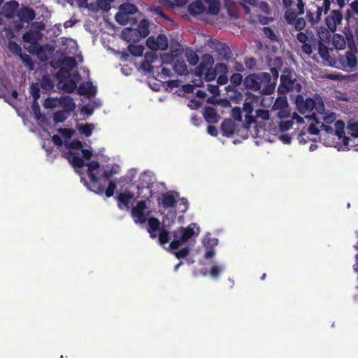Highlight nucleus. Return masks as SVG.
<instances>
[{"instance_id": "nucleus-1", "label": "nucleus", "mask_w": 358, "mask_h": 358, "mask_svg": "<svg viewBox=\"0 0 358 358\" xmlns=\"http://www.w3.org/2000/svg\"><path fill=\"white\" fill-rule=\"evenodd\" d=\"M245 87L261 94L270 95L275 90V82H272L271 74L266 72L250 73L243 80Z\"/></svg>"}, {"instance_id": "nucleus-2", "label": "nucleus", "mask_w": 358, "mask_h": 358, "mask_svg": "<svg viewBox=\"0 0 358 358\" xmlns=\"http://www.w3.org/2000/svg\"><path fill=\"white\" fill-rule=\"evenodd\" d=\"M295 103L300 113L305 114L313 112L312 115L308 117L309 119L313 120L317 124L320 123L316 117V113L322 115L325 111V106L320 96L304 97L299 94L296 96Z\"/></svg>"}, {"instance_id": "nucleus-3", "label": "nucleus", "mask_w": 358, "mask_h": 358, "mask_svg": "<svg viewBox=\"0 0 358 358\" xmlns=\"http://www.w3.org/2000/svg\"><path fill=\"white\" fill-rule=\"evenodd\" d=\"M279 89H281L283 92H288L295 91L301 92L302 90V85L296 78L295 72L288 68H285L282 71V74L280 76V85Z\"/></svg>"}, {"instance_id": "nucleus-4", "label": "nucleus", "mask_w": 358, "mask_h": 358, "mask_svg": "<svg viewBox=\"0 0 358 358\" xmlns=\"http://www.w3.org/2000/svg\"><path fill=\"white\" fill-rule=\"evenodd\" d=\"M195 223H191L186 228L180 227L173 231V240L171 242L169 248L171 250L178 249L182 243L187 242L194 235L198 234L194 230Z\"/></svg>"}, {"instance_id": "nucleus-5", "label": "nucleus", "mask_w": 358, "mask_h": 358, "mask_svg": "<svg viewBox=\"0 0 358 358\" xmlns=\"http://www.w3.org/2000/svg\"><path fill=\"white\" fill-rule=\"evenodd\" d=\"M35 10L28 6H22L17 12V20L12 22V27L15 32L20 31L24 28V23H29L35 20Z\"/></svg>"}, {"instance_id": "nucleus-6", "label": "nucleus", "mask_w": 358, "mask_h": 358, "mask_svg": "<svg viewBox=\"0 0 358 358\" xmlns=\"http://www.w3.org/2000/svg\"><path fill=\"white\" fill-rule=\"evenodd\" d=\"M9 51L14 55L18 56L24 66L31 71L34 69V63L30 55L22 52V47L15 41L9 40L7 44Z\"/></svg>"}, {"instance_id": "nucleus-7", "label": "nucleus", "mask_w": 358, "mask_h": 358, "mask_svg": "<svg viewBox=\"0 0 358 358\" xmlns=\"http://www.w3.org/2000/svg\"><path fill=\"white\" fill-rule=\"evenodd\" d=\"M22 38L24 42L31 44V45L27 48L29 52L31 54H38L42 50L38 43L42 38V34L39 31L30 29L25 31Z\"/></svg>"}, {"instance_id": "nucleus-8", "label": "nucleus", "mask_w": 358, "mask_h": 358, "mask_svg": "<svg viewBox=\"0 0 358 358\" xmlns=\"http://www.w3.org/2000/svg\"><path fill=\"white\" fill-rule=\"evenodd\" d=\"M86 166H87L88 167V177L90 178V180L92 182L93 186V188H92L91 190L96 194H102L103 193L104 186L101 185L98 183L99 178L94 173L95 170L99 168V163L97 161H92L90 163L86 164Z\"/></svg>"}, {"instance_id": "nucleus-9", "label": "nucleus", "mask_w": 358, "mask_h": 358, "mask_svg": "<svg viewBox=\"0 0 358 358\" xmlns=\"http://www.w3.org/2000/svg\"><path fill=\"white\" fill-rule=\"evenodd\" d=\"M147 208L145 201H138L136 206L132 208L131 215L134 218L135 222L143 224L147 221L150 213L149 212L145 213Z\"/></svg>"}, {"instance_id": "nucleus-10", "label": "nucleus", "mask_w": 358, "mask_h": 358, "mask_svg": "<svg viewBox=\"0 0 358 358\" xmlns=\"http://www.w3.org/2000/svg\"><path fill=\"white\" fill-rule=\"evenodd\" d=\"M146 43L148 47L152 50H165L169 45L167 37L164 34H159L156 38L154 36H150Z\"/></svg>"}, {"instance_id": "nucleus-11", "label": "nucleus", "mask_w": 358, "mask_h": 358, "mask_svg": "<svg viewBox=\"0 0 358 358\" xmlns=\"http://www.w3.org/2000/svg\"><path fill=\"white\" fill-rule=\"evenodd\" d=\"M180 196L179 193L176 191H169L163 193L159 204L162 205L164 208H173L177 205V199Z\"/></svg>"}, {"instance_id": "nucleus-12", "label": "nucleus", "mask_w": 358, "mask_h": 358, "mask_svg": "<svg viewBox=\"0 0 358 358\" xmlns=\"http://www.w3.org/2000/svg\"><path fill=\"white\" fill-rule=\"evenodd\" d=\"M117 206L120 210H129L130 205L134 201V194L129 190L120 193L117 196Z\"/></svg>"}, {"instance_id": "nucleus-13", "label": "nucleus", "mask_w": 358, "mask_h": 358, "mask_svg": "<svg viewBox=\"0 0 358 358\" xmlns=\"http://www.w3.org/2000/svg\"><path fill=\"white\" fill-rule=\"evenodd\" d=\"M20 4L18 1L12 0L5 3L2 7V15L8 20L13 19L17 15Z\"/></svg>"}, {"instance_id": "nucleus-14", "label": "nucleus", "mask_w": 358, "mask_h": 358, "mask_svg": "<svg viewBox=\"0 0 358 358\" xmlns=\"http://www.w3.org/2000/svg\"><path fill=\"white\" fill-rule=\"evenodd\" d=\"M137 31L139 34V36L141 38L147 37L150 34L149 29V22L146 19L142 20L138 25V28L136 29H124L122 31V34L125 35L127 32L128 34H131Z\"/></svg>"}, {"instance_id": "nucleus-15", "label": "nucleus", "mask_w": 358, "mask_h": 358, "mask_svg": "<svg viewBox=\"0 0 358 358\" xmlns=\"http://www.w3.org/2000/svg\"><path fill=\"white\" fill-rule=\"evenodd\" d=\"M77 92L79 95L91 97L95 96L96 88L90 81L83 82L80 83L79 87L77 88Z\"/></svg>"}, {"instance_id": "nucleus-16", "label": "nucleus", "mask_w": 358, "mask_h": 358, "mask_svg": "<svg viewBox=\"0 0 358 358\" xmlns=\"http://www.w3.org/2000/svg\"><path fill=\"white\" fill-rule=\"evenodd\" d=\"M220 128L223 136L231 137L235 133L236 125L233 120L230 119H226L221 124Z\"/></svg>"}, {"instance_id": "nucleus-17", "label": "nucleus", "mask_w": 358, "mask_h": 358, "mask_svg": "<svg viewBox=\"0 0 358 358\" xmlns=\"http://www.w3.org/2000/svg\"><path fill=\"white\" fill-rule=\"evenodd\" d=\"M203 117L209 124L217 123L220 120V115L216 113L215 109L210 106L204 108Z\"/></svg>"}, {"instance_id": "nucleus-18", "label": "nucleus", "mask_w": 358, "mask_h": 358, "mask_svg": "<svg viewBox=\"0 0 358 358\" xmlns=\"http://www.w3.org/2000/svg\"><path fill=\"white\" fill-rule=\"evenodd\" d=\"M60 106L64 108V110L70 114L76 108V103L73 98L69 95L61 96L59 100Z\"/></svg>"}, {"instance_id": "nucleus-19", "label": "nucleus", "mask_w": 358, "mask_h": 358, "mask_svg": "<svg viewBox=\"0 0 358 358\" xmlns=\"http://www.w3.org/2000/svg\"><path fill=\"white\" fill-rule=\"evenodd\" d=\"M217 46L215 48L219 55L222 57V59L229 61L231 58V51L229 47L226 44L215 41Z\"/></svg>"}, {"instance_id": "nucleus-20", "label": "nucleus", "mask_w": 358, "mask_h": 358, "mask_svg": "<svg viewBox=\"0 0 358 358\" xmlns=\"http://www.w3.org/2000/svg\"><path fill=\"white\" fill-rule=\"evenodd\" d=\"M334 126L336 129L334 131L335 134L338 137L339 139L343 138V143L345 145L349 143L350 138L345 136V123L343 120H337L335 122Z\"/></svg>"}, {"instance_id": "nucleus-21", "label": "nucleus", "mask_w": 358, "mask_h": 358, "mask_svg": "<svg viewBox=\"0 0 358 358\" xmlns=\"http://www.w3.org/2000/svg\"><path fill=\"white\" fill-rule=\"evenodd\" d=\"M152 183V176L146 173H142L139 177L137 188L138 190L143 189L144 188L151 189Z\"/></svg>"}, {"instance_id": "nucleus-22", "label": "nucleus", "mask_w": 358, "mask_h": 358, "mask_svg": "<svg viewBox=\"0 0 358 358\" xmlns=\"http://www.w3.org/2000/svg\"><path fill=\"white\" fill-rule=\"evenodd\" d=\"M188 10L191 15H196L204 13L206 11V8L202 1H196L189 5Z\"/></svg>"}, {"instance_id": "nucleus-23", "label": "nucleus", "mask_w": 358, "mask_h": 358, "mask_svg": "<svg viewBox=\"0 0 358 358\" xmlns=\"http://www.w3.org/2000/svg\"><path fill=\"white\" fill-rule=\"evenodd\" d=\"M68 160L73 167L82 168L85 165L83 158L78 153L71 150L69 152Z\"/></svg>"}, {"instance_id": "nucleus-24", "label": "nucleus", "mask_w": 358, "mask_h": 358, "mask_svg": "<svg viewBox=\"0 0 358 358\" xmlns=\"http://www.w3.org/2000/svg\"><path fill=\"white\" fill-rule=\"evenodd\" d=\"M225 90L227 93L228 97L236 103H239L243 98V93L238 91L237 87L227 89V87H225Z\"/></svg>"}, {"instance_id": "nucleus-25", "label": "nucleus", "mask_w": 358, "mask_h": 358, "mask_svg": "<svg viewBox=\"0 0 358 358\" xmlns=\"http://www.w3.org/2000/svg\"><path fill=\"white\" fill-rule=\"evenodd\" d=\"M58 66H65L66 69H69V72L74 69L77 62L73 57H65L63 59L58 60Z\"/></svg>"}, {"instance_id": "nucleus-26", "label": "nucleus", "mask_w": 358, "mask_h": 358, "mask_svg": "<svg viewBox=\"0 0 358 358\" xmlns=\"http://www.w3.org/2000/svg\"><path fill=\"white\" fill-rule=\"evenodd\" d=\"M173 69L178 75L182 76L187 73V66L182 59H176L174 61Z\"/></svg>"}, {"instance_id": "nucleus-27", "label": "nucleus", "mask_w": 358, "mask_h": 358, "mask_svg": "<svg viewBox=\"0 0 358 358\" xmlns=\"http://www.w3.org/2000/svg\"><path fill=\"white\" fill-rule=\"evenodd\" d=\"M231 83L230 85L227 86V89H232V87H238L241 84L243 83V78L241 73H234L229 78Z\"/></svg>"}, {"instance_id": "nucleus-28", "label": "nucleus", "mask_w": 358, "mask_h": 358, "mask_svg": "<svg viewBox=\"0 0 358 358\" xmlns=\"http://www.w3.org/2000/svg\"><path fill=\"white\" fill-rule=\"evenodd\" d=\"M115 18L116 22L121 25H126L129 23L131 24V21L134 20L133 17L122 13L120 10L115 14Z\"/></svg>"}, {"instance_id": "nucleus-29", "label": "nucleus", "mask_w": 358, "mask_h": 358, "mask_svg": "<svg viewBox=\"0 0 358 358\" xmlns=\"http://www.w3.org/2000/svg\"><path fill=\"white\" fill-rule=\"evenodd\" d=\"M119 10L129 16L132 14H135L138 10L136 6L131 3H124L121 4L119 7Z\"/></svg>"}, {"instance_id": "nucleus-30", "label": "nucleus", "mask_w": 358, "mask_h": 358, "mask_svg": "<svg viewBox=\"0 0 358 358\" xmlns=\"http://www.w3.org/2000/svg\"><path fill=\"white\" fill-rule=\"evenodd\" d=\"M208 3L207 13L212 15H217L220 12V3L217 0H205Z\"/></svg>"}, {"instance_id": "nucleus-31", "label": "nucleus", "mask_w": 358, "mask_h": 358, "mask_svg": "<svg viewBox=\"0 0 358 358\" xmlns=\"http://www.w3.org/2000/svg\"><path fill=\"white\" fill-rule=\"evenodd\" d=\"M185 55L189 64L195 66L198 64L199 58L198 55L192 50H186Z\"/></svg>"}, {"instance_id": "nucleus-32", "label": "nucleus", "mask_w": 358, "mask_h": 358, "mask_svg": "<svg viewBox=\"0 0 358 358\" xmlns=\"http://www.w3.org/2000/svg\"><path fill=\"white\" fill-rule=\"evenodd\" d=\"M78 129L80 134H84L86 137H90L92 134L94 125L90 123L80 124L78 125Z\"/></svg>"}, {"instance_id": "nucleus-33", "label": "nucleus", "mask_w": 358, "mask_h": 358, "mask_svg": "<svg viewBox=\"0 0 358 358\" xmlns=\"http://www.w3.org/2000/svg\"><path fill=\"white\" fill-rule=\"evenodd\" d=\"M70 115L69 113L64 110H59L53 114V120L56 124L64 122L68 117Z\"/></svg>"}, {"instance_id": "nucleus-34", "label": "nucleus", "mask_w": 358, "mask_h": 358, "mask_svg": "<svg viewBox=\"0 0 358 358\" xmlns=\"http://www.w3.org/2000/svg\"><path fill=\"white\" fill-rule=\"evenodd\" d=\"M52 80L48 76H43L41 81V87L46 91H51L54 88Z\"/></svg>"}, {"instance_id": "nucleus-35", "label": "nucleus", "mask_w": 358, "mask_h": 358, "mask_svg": "<svg viewBox=\"0 0 358 358\" xmlns=\"http://www.w3.org/2000/svg\"><path fill=\"white\" fill-rule=\"evenodd\" d=\"M345 65L350 68H354L357 66V57L354 53L350 51L347 52L345 55Z\"/></svg>"}, {"instance_id": "nucleus-36", "label": "nucleus", "mask_w": 358, "mask_h": 358, "mask_svg": "<svg viewBox=\"0 0 358 358\" xmlns=\"http://www.w3.org/2000/svg\"><path fill=\"white\" fill-rule=\"evenodd\" d=\"M62 88L68 93H72L77 88V83L73 79H69L63 85Z\"/></svg>"}, {"instance_id": "nucleus-37", "label": "nucleus", "mask_w": 358, "mask_h": 358, "mask_svg": "<svg viewBox=\"0 0 358 358\" xmlns=\"http://www.w3.org/2000/svg\"><path fill=\"white\" fill-rule=\"evenodd\" d=\"M148 222V231H159L160 227V222L156 217H150L147 220Z\"/></svg>"}, {"instance_id": "nucleus-38", "label": "nucleus", "mask_w": 358, "mask_h": 358, "mask_svg": "<svg viewBox=\"0 0 358 358\" xmlns=\"http://www.w3.org/2000/svg\"><path fill=\"white\" fill-rule=\"evenodd\" d=\"M31 108L34 115V117L36 120H43L45 119V116L41 113L39 104L37 101H33Z\"/></svg>"}, {"instance_id": "nucleus-39", "label": "nucleus", "mask_w": 358, "mask_h": 358, "mask_svg": "<svg viewBox=\"0 0 358 358\" xmlns=\"http://www.w3.org/2000/svg\"><path fill=\"white\" fill-rule=\"evenodd\" d=\"M143 47L141 45H129L128 47V50L130 52V53L136 57L141 56L143 55Z\"/></svg>"}, {"instance_id": "nucleus-40", "label": "nucleus", "mask_w": 358, "mask_h": 358, "mask_svg": "<svg viewBox=\"0 0 358 358\" xmlns=\"http://www.w3.org/2000/svg\"><path fill=\"white\" fill-rule=\"evenodd\" d=\"M113 1V0H96L97 7L103 11L107 12L110 9V4Z\"/></svg>"}, {"instance_id": "nucleus-41", "label": "nucleus", "mask_w": 358, "mask_h": 358, "mask_svg": "<svg viewBox=\"0 0 358 358\" xmlns=\"http://www.w3.org/2000/svg\"><path fill=\"white\" fill-rule=\"evenodd\" d=\"M213 69L217 75L227 74L229 71L228 66L224 63H217Z\"/></svg>"}, {"instance_id": "nucleus-42", "label": "nucleus", "mask_w": 358, "mask_h": 358, "mask_svg": "<svg viewBox=\"0 0 358 358\" xmlns=\"http://www.w3.org/2000/svg\"><path fill=\"white\" fill-rule=\"evenodd\" d=\"M30 94L33 97L34 101H37L40 98V89L38 83H32L31 85Z\"/></svg>"}, {"instance_id": "nucleus-43", "label": "nucleus", "mask_w": 358, "mask_h": 358, "mask_svg": "<svg viewBox=\"0 0 358 358\" xmlns=\"http://www.w3.org/2000/svg\"><path fill=\"white\" fill-rule=\"evenodd\" d=\"M263 33L266 37L269 38L271 41H277L278 37L275 35L274 31L268 27H265L262 29Z\"/></svg>"}, {"instance_id": "nucleus-44", "label": "nucleus", "mask_w": 358, "mask_h": 358, "mask_svg": "<svg viewBox=\"0 0 358 358\" xmlns=\"http://www.w3.org/2000/svg\"><path fill=\"white\" fill-rule=\"evenodd\" d=\"M170 241L169 232L166 229H162L159 234V241L161 245L169 243Z\"/></svg>"}, {"instance_id": "nucleus-45", "label": "nucleus", "mask_w": 358, "mask_h": 358, "mask_svg": "<svg viewBox=\"0 0 358 358\" xmlns=\"http://www.w3.org/2000/svg\"><path fill=\"white\" fill-rule=\"evenodd\" d=\"M201 64H203L208 69L213 68L214 59L210 54H205L202 57Z\"/></svg>"}, {"instance_id": "nucleus-46", "label": "nucleus", "mask_w": 358, "mask_h": 358, "mask_svg": "<svg viewBox=\"0 0 358 358\" xmlns=\"http://www.w3.org/2000/svg\"><path fill=\"white\" fill-rule=\"evenodd\" d=\"M116 187V183L113 180H110L108 187L106 188V189H104L103 190V192H105L106 197L113 196Z\"/></svg>"}, {"instance_id": "nucleus-47", "label": "nucleus", "mask_w": 358, "mask_h": 358, "mask_svg": "<svg viewBox=\"0 0 358 358\" xmlns=\"http://www.w3.org/2000/svg\"><path fill=\"white\" fill-rule=\"evenodd\" d=\"M255 117L261 118L263 120H268L270 118L269 112L264 109H258L255 111Z\"/></svg>"}, {"instance_id": "nucleus-48", "label": "nucleus", "mask_w": 358, "mask_h": 358, "mask_svg": "<svg viewBox=\"0 0 358 358\" xmlns=\"http://www.w3.org/2000/svg\"><path fill=\"white\" fill-rule=\"evenodd\" d=\"M268 65L271 67L278 68L281 69L282 66V59L280 57H275V58L270 59Z\"/></svg>"}, {"instance_id": "nucleus-49", "label": "nucleus", "mask_w": 358, "mask_h": 358, "mask_svg": "<svg viewBox=\"0 0 358 358\" xmlns=\"http://www.w3.org/2000/svg\"><path fill=\"white\" fill-rule=\"evenodd\" d=\"M244 63L248 69L252 71L254 70L257 65V60L254 57H245Z\"/></svg>"}, {"instance_id": "nucleus-50", "label": "nucleus", "mask_w": 358, "mask_h": 358, "mask_svg": "<svg viewBox=\"0 0 358 358\" xmlns=\"http://www.w3.org/2000/svg\"><path fill=\"white\" fill-rule=\"evenodd\" d=\"M242 111L239 107H235L232 109L231 115L236 121H242Z\"/></svg>"}, {"instance_id": "nucleus-51", "label": "nucleus", "mask_w": 358, "mask_h": 358, "mask_svg": "<svg viewBox=\"0 0 358 358\" xmlns=\"http://www.w3.org/2000/svg\"><path fill=\"white\" fill-rule=\"evenodd\" d=\"M204 76L206 80L212 81L215 79L217 75L216 74L215 71L214 70L213 68H209L207 69Z\"/></svg>"}, {"instance_id": "nucleus-52", "label": "nucleus", "mask_w": 358, "mask_h": 358, "mask_svg": "<svg viewBox=\"0 0 358 358\" xmlns=\"http://www.w3.org/2000/svg\"><path fill=\"white\" fill-rule=\"evenodd\" d=\"M293 126V122L291 120H283L280 122L279 127L282 131H287L290 129Z\"/></svg>"}, {"instance_id": "nucleus-53", "label": "nucleus", "mask_w": 358, "mask_h": 358, "mask_svg": "<svg viewBox=\"0 0 358 358\" xmlns=\"http://www.w3.org/2000/svg\"><path fill=\"white\" fill-rule=\"evenodd\" d=\"M173 253L178 259L185 258L189 255V248L185 247L178 251L173 252Z\"/></svg>"}, {"instance_id": "nucleus-54", "label": "nucleus", "mask_w": 358, "mask_h": 358, "mask_svg": "<svg viewBox=\"0 0 358 358\" xmlns=\"http://www.w3.org/2000/svg\"><path fill=\"white\" fill-rule=\"evenodd\" d=\"M57 78H67L70 76L69 69H66L65 66H61L59 71L57 73Z\"/></svg>"}, {"instance_id": "nucleus-55", "label": "nucleus", "mask_w": 358, "mask_h": 358, "mask_svg": "<svg viewBox=\"0 0 358 358\" xmlns=\"http://www.w3.org/2000/svg\"><path fill=\"white\" fill-rule=\"evenodd\" d=\"M188 207H189L188 201L185 198L180 199V203H179V206H178L180 212L185 213L187 210Z\"/></svg>"}, {"instance_id": "nucleus-56", "label": "nucleus", "mask_w": 358, "mask_h": 358, "mask_svg": "<svg viewBox=\"0 0 358 358\" xmlns=\"http://www.w3.org/2000/svg\"><path fill=\"white\" fill-rule=\"evenodd\" d=\"M58 132L62 134L66 138H70L74 134V131L71 129L59 128Z\"/></svg>"}, {"instance_id": "nucleus-57", "label": "nucleus", "mask_w": 358, "mask_h": 358, "mask_svg": "<svg viewBox=\"0 0 358 358\" xmlns=\"http://www.w3.org/2000/svg\"><path fill=\"white\" fill-rule=\"evenodd\" d=\"M348 129L351 131V135L355 138L358 137V122H352L348 124Z\"/></svg>"}, {"instance_id": "nucleus-58", "label": "nucleus", "mask_w": 358, "mask_h": 358, "mask_svg": "<svg viewBox=\"0 0 358 358\" xmlns=\"http://www.w3.org/2000/svg\"><path fill=\"white\" fill-rule=\"evenodd\" d=\"M222 271V266H218V265H214L212 266V268L210 269V274L211 277L215 278L218 277V275H220V273H221Z\"/></svg>"}, {"instance_id": "nucleus-59", "label": "nucleus", "mask_w": 358, "mask_h": 358, "mask_svg": "<svg viewBox=\"0 0 358 358\" xmlns=\"http://www.w3.org/2000/svg\"><path fill=\"white\" fill-rule=\"evenodd\" d=\"M157 59V56L155 52H146L145 55V60L147 62L153 64Z\"/></svg>"}, {"instance_id": "nucleus-60", "label": "nucleus", "mask_w": 358, "mask_h": 358, "mask_svg": "<svg viewBox=\"0 0 358 358\" xmlns=\"http://www.w3.org/2000/svg\"><path fill=\"white\" fill-rule=\"evenodd\" d=\"M69 148L72 150H82L83 143L79 140H73L69 143Z\"/></svg>"}, {"instance_id": "nucleus-61", "label": "nucleus", "mask_w": 358, "mask_h": 358, "mask_svg": "<svg viewBox=\"0 0 358 358\" xmlns=\"http://www.w3.org/2000/svg\"><path fill=\"white\" fill-rule=\"evenodd\" d=\"M208 68L203 64L200 63L195 69V73L198 76H201L203 75H205V73L206 72Z\"/></svg>"}, {"instance_id": "nucleus-62", "label": "nucleus", "mask_w": 358, "mask_h": 358, "mask_svg": "<svg viewBox=\"0 0 358 358\" xmlns=\"http://www.w3.org/2000/svg\"><path fill=\"white\" fill-rule=\"evenodd\" d=\"M201 104L202 103L200 101L195 99H192L191 100H189L187 106L191 109L196 110L199 108L201 106Z\"/></svg>"}, {"instance_id": "nucleus-63", "label": "nucleus", "mask_w": 358, "mask_h": 358, "mask_svg": "<svg viewBox=\"0 0 358 358\" xmlns=\"http://www.w3.org/2000/svg\"><path fill=\"white\" fill-rule=\"evenodd\" d=\"M207 90L214 96L220 95V90L217 85L208 84L207 85Z\"/></svg>"}, {"instance_id": "nucleus-64", "label": "nucleus", "mask_w": 358, "mask_h": 358, "mask_svg": "<svg viewBox=\"0 0 358 358\" xmlns=\"http://www.w3.org/2000/svg\"><path fill=\"white\" fill-rule=\"evenodd\" d=\"M233 69L236 72V73H243L245 71V67L243 66V64L236 60H235L234 62H233Z\"/></svg>"}]
</instances>
